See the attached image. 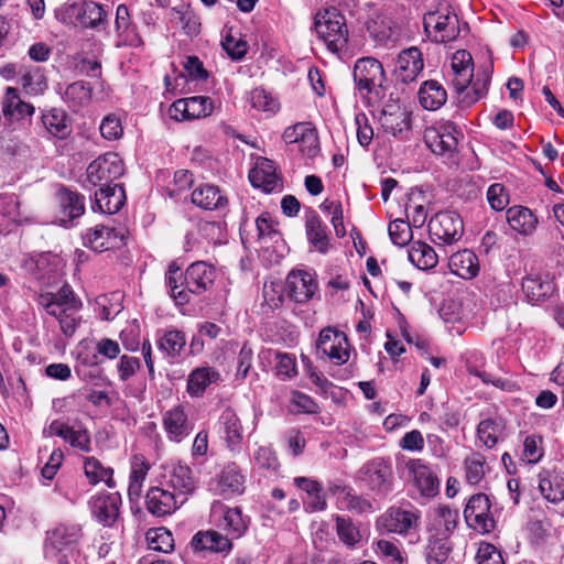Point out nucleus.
Instances as JSON below:
<instances>
[{"instance_id": "1", "label": "nucleus", "mask_w": 564, "mask_h": 564, "mask_svg": "<svg viewBox=\"0 0 564 564\" xmlns=\"http://www.w3.org/2000/svg\"><path fill=\"white\" fill-rule=\"evenodd\" d=\"M215 269L204 261L192 263L185 272L172 262L165 273V285L170 296L176 305H186L193 294H202L207 291L215 280Z\"/></svg>"}, {"instance_id": "2", "label": "nucleus", "mask_w": 564, "mask_h": 564, "mask_svg": "<svg viewBox=\"0 0 564 564\" xmlns=\"http://www.w3.org/2000/svg\"><path fill=\"white\" fill-rule=\"evenodd\" d=\"M37 305L42 307L48 315L58 321L61 332L66 337H72L82 318L78 315L83 303L75 296L72 286L67 283L53 293L45 292L37 296Z\"/></svg>"}, {"instance_id": "3", "label": "nucleus", "mask_w": 564, "mask_h": 564, "mask_svg": "<svg viewBox=\"0 0 564 564\" xmlns=\"http://www.w3.org/2000/svg\"><path fill=\"white\" fill-rule=\"evenodd\" d=\"M314 29L328 51L338 54L346 48L348 30L345 18L335 8L315 15Z\"/></svg>"}, {"instance_id": "4", "label": "nucleus", "mask_w": 564, "mask_h": 564, "mask_svg": "<svg viewBox=\"0 0 564 564\" xmlns=\"http://www.w3.org/2000/svg\"><path fill=\"white\" fill-rule=\"evenodd\" d=\"M357 479L375 498L383 499L393 490V470L389 460L378 457L364 464Z\"/></svg>"}, {"instance_id": "5", "label": "nucleus", "mask_w": 564, "mask_h": 564, "mask_svg": "<svg viewBox=\"0 0 564 564\" xmlns=\"http://www.w3.org/2000/svg\"><path fill=\"white\" fill-rule=\"evenodd\" d=\"M423 25L425 32L436 43L453 41L459 34L458 18L447 4L426 13Z\"/></svg>"}, {"instance_id": "6", "label": "nucleus", "mask_w": 564, "mask_h": 564, "mask_svg": "<svg viewBox=\"0 0 564 564\" xmlns=\"http://www.w3.org/2000/svg\"><path fill=\"white\" fill-rule=\"evenodd\" d=\"M210 517L215 527L225 532L230 541L240 539L249 527V518L243 516L239 507H229L219 501L213 503Z\"/></svg>"}, {"instance_id": "7", "label": "nucleus", "mask_w": 564, "mask_h": 564, "mask_svg": "<svg viewBox=\"0 0 564 564\" xmlns=\"http://www.w3.org/2000/svg\"><path fill=\"white\" fill-rule=\"evenodd\" d=\"M124 172L123 161L119 154L108 152L89 163L86 170V182L94 187H100L119 178Z\"/></svg>"}, {"instance_id": "8", "label": "nucleus", "mask_w": 564, "mask_h": 564, "mask_svg": "<svg viewBox=\"0 0 564 564\" xmlns=\"http://www.w3.org/2000/svg\"><path fill=\"white\" fill-rule=\"evenodd\" d=\"M464 138L462 129L452 121L436 127H429L424 131V142L435 154H453Z\"/></svg>"}, {"instance_id": "9", "label": "nucleus", "mask_w": 564, "mask_h": 564, "mask_svg": "<svg viewBox=\"0 0 564 564\" xmlns=\"http://www.w3.org/2000/svg\"><path fill=\"white\" fill-rule=\"evenodd\" d=\"M429 232L434 243L452 245L463 236V219L455 212L437 213L429 221Z\"/></svg>"}, {"instance_id": "10", "label": "nucleus", "mask_w": 564, "mask_h": 564, "mask_svg": "<svg viewBox=\"0 0 564 564\" xmlns=\"http://www.w3.org/2000/svg\"><path fill=\"white\" fill-rule=\"evenodd\" d=\"M490 501L485 494L473 495L464 510V518L467 525L482 534L490 533L496 522L490 512Z\"/></svg>"}, {"instance_id": "11", "label": "nucleus", "mask_w": 564, "mask_h": 564, "mask_svg": "<svg viewBox=\"0 0 564 564\" xmlns=\"http://www.w3.org/2000/svg\"><path fill=\"white\" fill-rule=\"evenodd\" d=\"M354 80L360 91L376 93L382 88L386 80L384 70L379 61L373 57H364L356 62L354 67Z\"/></svg>"}, {"instance_id": "12", "label": "nucleus", "mask_w": 564, "mask_h": 564, "mask_svg": "<svg viewBox=\"0 0 564 564\" xmlns=\"http://www.w3.org/2000/svg\"><path fill=\"white\" fill-rule=\"evenodd\" d=\"M521 288L527 302L534 305L552 296L555 283L549 272L531 271L523 276Z\"/></svg>"}, {"instance_id": "13", "label": "nucleus", "mask_w": 564, "mask_h": 564, "mask_svg": "<svg viewBox=\"0 0 564 564\" xmlns=\"http://www.w3.org/2000/svg\"><path fill=\"white\" fill-rule=\"evenodd\" d=\"M191 547L195 553L226 556L232 551L234 543L228 535L216 528L196 532L191 540Z\"/></svg>"}, {"instance_id": "14", "label": "nucleus", "mask_w": 564, "mask_h": 564, "mask_svg": "<svg viewBox=\"0 0 564 564\" xmlns=\"http://www.w3.org/2000/svg\"><path fill=\"white\" fill-rule=\"evenodd\" d=\"M84 245L97 252L119 249L126 245V230L97 225L87 230Z\"/></svg>"}, {"instance_id": "15", "label": "nucleus", "mask_w": 564, "mask_h": 564, "mask_svg": "<svg viewBox=\"0 0 564 564\" xmlns=\"http://www.w3.org/2000/svg\"><path fill=\"white\" fill-rule=\"evenodd\" d=\"M282 138L288 144L300 143V150L307 158L316 156L319 151L317 132L310 122H297L288 127Z\"/></svg>"}, {"instance_id": "16", "label": "nucleus", "mask_w": 564, "mask_h": 564, "mask_svg": "<svg viewBox=\"0 0 564 564\" xmlns=\"http://www.w3.org/2000/svg\"><path fill=\"white\" fill-rule=\"evenodd\" d=\"M186 498L181 499L169 487H152L145 496L147 509L156 517H164L174 512L185 502Z\"/></svg>"}, {"instance_id": "17", "label": "nucleus", "mask_w": 564, "mask_h": 564, "mask_svg": "<svg viewBox=\"0 0 564 564\" xmlns=\"http://www.w3.org/2000/svg\"><path fill=\"white\" fill-rule=\"evenodd\" d=\"M423 67L421 51L416 46H411L399 53L393 73L397 80L408 84L416 79Z\"/></svg>"}, {"instance_id": "18", "label": "nucleus", "mask_w": 564, "mask_h": 564, "mask_svg": "<svg viewBox=\"0 0 564 564\" xmlns=\"http://www.w3.org/2000/svg\"><path fill=\"white\" fill-rule=\"evenodd\" d=\"M43 435L45 437L56 435L62 437L72 447L86 453L91 451V441L88 431L86 429L75 430L61 420H53L50 425L44 429Z\"/></svg>"}, {"instance_id": "19", "label": "nucleus", "mask_w": 564, "mask_h": 564, "mask_svg": "<svg viewBox=\"0 0 564 564\" xmlns=\"http://www.w3.org/2000/svg\"><path fill=\"white\" fill-rule=\"evenodd\" d=\"M419 518V513L412 508L390 507L381 517V524L388 532L408 534L417 527Z\"/></svg>"}, {"instance_id": "20", "label": "nucleus", "mask_w": 564, "mask_h": 564, "mask_svg": "<svg viewBox=\"0 0 564 564\" xmlns=\"http://www.w3.org/2000/svg\"><path fill=\"white\" fill-rule=\"evenodd\" d=\"M317 283L306 271H292L286 278V292L296 303H307L316 293Z\"/></svg>"}, {"instance_id": "21", "label": "nucleus", "mask_w": 564, "mask_h": 564, "mask_svg": "<svg viewBox=\"0 0 564 564\" xmlns=\"http://www.w3.org/2000/svg\"><path fill=\"white\" fill-rule=\"evenodd\" d=\"M126 193L120 184H109L100 186L94 195L93 210H99L102 214H116L124 205Z\"/></svg>"}, {"instance_id": "22", "label": "nucleus", "mask_w": 564, "mask_h": 564, "mask_svg": "<svg viewBox=\"0 0 564 564\" xmlns=\"http://www.w3.org/2000/svg\"><path fill=\"white\" fill-rule=\"evenodd\" d=\"M249 180L252 186L262 188L265 193L279 191L282 187L276 167L273 161L269 159H260L257 162L249 173Z\"/></svg>"}, {"instance_id": "23", "label": "nucleus", "mask_w": 564, "mask_h": 564, "mask_svg": "<svg viewBox=\"0 0 564 564\" xmlns=\"http://www.w3.org/2000/svg\"><path fill=\"white\" fill-rule=\"evenodd\" d=\"M379 120L383 130L393 137H403L411 128L410 112L399 105H387Z\"/></svg>"}, {"instance_id": "24", "label": "nucleus", "mask_w": 564, "mask_h": 564, "mask_svg": "<svg viewBox=\"0 0 564 564\" xmlns=\"http://www.w3.org/2000/svg\"><path fill=\"white\" fill-rule=\"evenodd\" d=\"M409 469L421 496L432 498L440 492V480L429 466L420 459H413L409 463Z\"/></svg>"}, {"instance_id": "25", "label": "nucleus", "mask_w": 564, "mask_h": 564, "mask_svg": "<svg viewBox=\"0 0 564 564\" xmlns=\"http://www.w3.org/2000/svg\"><path fill=\"white\" fill-rule=\"evenodd\" d=\"M192 203L206 210L224 212L227 209L228 198L218 186L203 184L192 192Z\"/></svg>"}, {"instance_id": "26", "label": "nucleus", "mask_w": 564, "mask_h": 564, "mask_svg": "<svg viewBox=\"0 0 564 564\" xmlns=\"http://www.w3.org/2000/svg\"><path fill=\"white\" fill-rule=\"evenodd\" d=\"M165 477V486L173 489L181 499L186 498L196 487L195 477L187 465H173Z\"/></svg>"}, {"instance_id": "27", "label": "nucleus", "mask_w": 564, "mask_h": 564, "mask_svg": "<svg viewBox=\"0 0 564 564\" xmlns=\"http://www.w3.org/2000/svg\"><path fill=\"white\" fill-rule=\"evenodd\" d=\"M121 499L118 494H105L91 498L89 505L93 514L105 525H111L119 514Z\"/></svg>"}, {"instance_id": "28", "label": "nucleus", "mask_w": 564, "mask_h": 564, "mask_svg": "<svg viewBox=\"0 0 564 564\" xmlns=\"http://www.w3.org/2000/svg\"><path fill=\"white\" fill-rule=\"evenodd\" d=\"M56 198L63 224L69 223L84 214L85 197L79 193L62 186L56 193Z\"/></svg>"}, {"instance_id": "29", "label": "nucleus", "mask_w": 564, "mask_h": 564, "mask_svg": "<svg viewBox=\"0 0 564 564\" xmlns=\"http://www.w3.org/2000/svg\"><path fill=\"white\" fill-rule=\"evenodd\" d=\"M163 426L171 441L181 442L193 431L187 415L182 406H176L164 414Z\"/></svg>"}, {"instance_id": "30", "label": "nucleus", "mask_w": 564, "mask_h": 564, "mask_svg": "<svg viewBox=\"0 0 564 564\" xmlns=\"http://www.w3.org/2000/svg\"><path fill=\"white\" fill-rule=\"evenodd\" d=\"M219 380L220 373L214 367H197L188 375L186 391L192 398H199L210 384Z\"/></svg>"}, {"instance_id": "31", "label": "nucleus", "mask_w": 564, "mask_h": 564, "mask_svg": "<svg viewBox=\"0 0 564 564\" xmlns=\"http://www.w3.org/2000/svg\"><path fill=\"white\" fill-rule=\"evenodd\" d=\"M305 232L308 242L315 250L323 254L328 252L329 237L327 234V226L314 210H312L306 217Z\"/></svg>"}, {"instance_id": "32", "label": "nucleus", "mask_w": 564, "mask_h": 564, "mask_svg": "<svg viewBox=\"0 0 564 564\" xmlns=\"http://www.w3.org/2000/svg\"><path fill=\"white\" fill-rule=\"evenodd\" d=\"M3 116L10 121H19L26 116H32L34 106L23 101L17 88L8 87L6 89L4 99L2 102Z\"/></svg>"}, {"instance_id": "33", "label": "nucleus", "mask_w": 564, "mask_h": 564, "mask_svg": "<svg viewBox=\"0 0 564 564\" xmlns=\"http://www.w3.org/2000/svg\"><path fill=\"white\" fill-rule=\"evenodd\" d=\"M420 105L426 110H437L447 100L445 88L434 79L424 82L417 93Z\"/></svg>"}, {"instance_id": "34", "label": "nucleus", "mask_w": 564, "mask_h": 564, "mask_svg": "<svg viewBox=\"0 0 564 564\" xmlns=\"http://www.w3.org/2000/svg\"><path fill=\"white\" fill-rule=\"evenodd\" d=\"M507 221L510 228L521 235H531L538 225V218L523 206H512L507 210Z\"/></svg>"}, {"instance_id": "35", "label": "nucleus", "mask_w": 564, "mask_h": 564, "mask_svg": "<svg viewBox=\"0 0 564 564\" xmlns=\"http://www.w3.org/2000/svg\"><path fill=\"white\" fill-rule=\"evenodd\" d=\"M223 437L230 449H236L242 442V426L236 412L227 408L219 417Z\"/></svg>"}, {"instance_id": "36", "label": "nucleus", "mask_w": 564, "mask_h": 564, "mask_svg": "<svg viewBox=\"0 0 564 564\" xmlns=\"http://www.w3.org/2000/svg\"><path fill=\"white\" fill-rule=\"evenodd\" d=\"M448 265L454 274L464 279H471L476 276L479 271L476 254L467 249L452 254Z\"/></svg>"}, {"instance_id": "37", "label": "nucleus", "mask_w": 564, "mask_h": 564, "mask_svg": "<svg viewBox=\"0 0 564 564\" xmlns=\"http://www.w3.org/2000/svg\"><path fill=\"white\" fill-rule=\"evenodd\" d=\"M150 464L143 455L137 454L131 459V473L129 477L128 495L130 500H137L142 492Z\"/></svg>"}, {"instance_id": "38", "label": "nucleus", "mask_w": 564, "mask_h": 564, "mask_svg": "<svg viewBox=\"0 0 564 564\" xmlns=\"http://www.w3.org/2000/svg\"><path fill=\"white\" fill-rule=\"evenodd\" d=\"M84 474L88 482L93 486L105 482L109 488L115 487L113 469L106 467L94 456L84 457Z\"/></svg>"}, {"instance_id": "39", "label": "nucleus", "mask_w": 564, "mask_h": 564, "mask_svg": "<svg viewBox=\"0 0 564 564\" xmlns=\"http://www.w3.org/2000/svg\"><path fill=\"white\" fill-rule=\"evenodd\" d=\"M115 29L119 37L130 45H140L142 40L135 33L131 23L129 9L126 4H119L116 10Z\"/></svg>"}, {"instance_id": "40", "label": "nucleus", "mask_w": 564, "mask_h": 564, "mask_svg": "<svg viewBox=\"0 0 564 564\" xmlns=\"http://www.w3.org/2000/svg\"><path fill=\"white\" fill-rule=\"evenodd\" d=\"M42 122L50 134L58 139H66L72 128L67 122V115L61 109L53 108L43 113Z\"/></svg>"}, {"instance_id": "41", "label": "nucleus", "mask_w": 564, "mask_h": 564, "mask_svg": "<svg viewBox=\"0 0 564 564\" xmlns=\"http://www.w3.org/2000/svg\"><path fill=\"white\" fill-rule=\"evenodd\" d=\"M539 490L542 496L552 503H558L564 499V479L549 471L539 475Z\"/></svg>"}, {"instance_id": "42", "label": "nucleus", "mask_w": 564, "mask_h": 564, "mask_svg": "<svg viewBox=\"0 0 564 564\" xmlns=\"http://www.w3.org/2000/svg\"><path fill=\"white\" fill-rule=\"evenodd\" d=\"M409 260L421 270L434 268L438 262L435 250L423 241H414L409 250Z\"/></svg>"}, {"instance_id": "43", "label": "nucleus", "mask_w": 564, "mask_h": 564, "mask_svg": "<svg viewBox=\"0 0 564 564\" xmlns=\"http://www.w3.org/2000/svg\"><path fill=\"white\" fill-rule=\"evenodd\" d=\"M91 90L89 83L84 80L74 82L66 87L63 98L72 109L77 110L89 104Z\"/></svg>"}, {"instance_id": "44", "label": "nucleus", "mask_w": 564, "mask_h": 564, "mask_svg": "<svg viewBox=\"0 0 564 564\" xmlns=\"http://www.w3.org/2000/svg\"><path fill=\"white\" fill-rule=\"evenodd\" d=\"M186 344L185 335L177 329L166 330L159 339L158 347L167 357L176 358Z\"/></svg>"}, {"instance_id": "45", "label": "nucleus", "mask_w": 564, "mask_h": 564, "mask_svg": "<svg viewBox=\"0 0 564 564\" xmlns=\"http://www.w3.org/2000/svg\"><path fill=\"white\" fill-rule=\"evenodd\" d=\"M452 551L449 541L446 538L433 536L425 547L427 564H443Z\"/></svg>"}, {"instance_id": "46", "label": "nucleus", "mask_w": 564, "mask_h": 564, "mask_svg": "<svg viewBox=\"0 0 564 564\" xmlns=\"http://www.w3.org/2000/svg\"><path fill=\"white\" fill-rule=\"evenodd\" d=\"M147 542L150 550L170 553L174 550L172 532L166 528H153L147 532Z\"/></svg>"}, {"instance_id": "47", "label": "nucleus", "mask_w": 564, "mask_h": 564, "mask_svg": "<svg viewBox=\"0 0 564 564\" xmlns=\"http://www.w3.org/2000/svg\"><path fill=\"white\" fill-rule=\"evenodd\" d=\"M21 85L30 95H40L47 88V82L40 67L24 68L21 72Z\"/></svg>"}, {"instance_id": "48", "label": "nucleus", "mask_w": 564, "mask_h": 564, "mask_svg": "<svg viewBox=\"0 0 564 564\" xmlns=\"http://www.w3.org/2000/svg\"><path fill=\"white\" fill-rule=\"evenodd\" d=\"M338 506L340 509L348 510L358 514L373 512L372 502L361 495H357L352 491H346V494L338 498Z\"/></svg>"}, {"instance_id": "49", "label": "nucleus", "mask_w": 564, "mask_h": 564, "mask_svg": "<svg viewBox=\"0 0 564 564\" xmlns=\"http://www.w3.org/2000/svg\"><path fill=\"white\" fill-rule=\"evenodd\" d=\"M243 477L235 466H227L220 474L219 487L224 494L240 495L245 490Z\"/></svg>"}, {"instance_id": "50", "label": "nucleus", "mask_w": 564, "mask_h": 564, "mask_svg": "<svg viewBox=\"0 0 564 564\" xmlns=\"http://www.w3.org/2000/svg\"><path fill=\"white\" fill-rule=\"evenodd\" d=\"M80 25L85 28L98 29L106 23V11L94 1L83 2Z\"/></svg>"}, {"instance_id": "51", "label": "nucleus", "mask_w": 564, "mask_h": 564, "mask_svg": "<svg viewBox=\"0 0 564 564\" xmlns=\"http://www.w3.org/2000/svg\"><path fill=\"white\" fill-rule=\"evenodd\" d=\"M502 425L499 421L494 419H486L479 422L477 427V435L479 441L487 447L492 448L497 442Z\"/></svg>"}, {"instance_id": "52", "label": "nucleus", "mask_w": 564, "mask_h": 564, "mask_svg": "<svg viewBox=\"0 0 564 564\" xmlns=\"http://www.w3.org/2000/svg\"><path fill=\"white\" fill-rule=\"evenodd\" d=\"M485 457L479 453H473L464 460L466 479L470 485H477L485 476Z\"/></svg>"}, {"instance_id": "53", "label": "nucleus", "mask_w": 564, "mask_h": 564, "mask_svg": "<svg viewBox=\"0 0 564 564\" xmlns=\"http://www.w3.org/2000/svg\"><path fill=\"white\" fill-rule=\"evenodd\" d=\"M185 99V106L188 108L189 119L205 118L212 115L214 110L213 101L207 96H193Z\"/></svg>"}, {"instance_id": "54", "label": "nucleus", "mask_w": 564, "mask_h": 564, "mask_svg": "<svg viewBox=\"0 0 564 564\" xmlns=\"http://www.w3.org/2000/svg\"><path fill=\"white\" fill-rule=\"evenodd\" d=\"M467 371L469 372V375L471 376H475L479 379H481V381L486 384H492L494 387L500 389V390H503V391H513L517 389V384L509 380V379H506V378H501L499 376H496L491 372H487L485 370H480L478 369L477 367L475 366H470L468 365L467 366Z\"/></svg>"}, {"instance_id": "55", "label": "nucleus", "mask_w": 564, "mask_h": 564, "mask_svg": "<svg viewBox=\"0 0 564 564\" xmlns=\"http://www.w3.org/2000/svg\"><path fill=\"white\" fill-rule=\"evenodd\" d=\"M79 529L76 525L59 524L52 531L47 532V539L54 547L74 542L78 536Z\"/></svg>"}, {"instance_id": "56", "label": "nucleus", "mask_w": 564, "mask_h": 564, "mask_svg": "<svg viewBox=\"0 0 564 564\" xmlns=\"http://www.w3.org/2000/svg\"><path fill=\"white\" fill-rule=\"evenodd\" d=\"M275 375L280 380H289L297 375L296 359L288 352H275Z\"/></svg>"}, {"instance_id": "57", "label": "nucleus", "mask_w": 564, "mask_h": 564, "mask_svg": "<svg viewBox=\"0 0 564 564\" xmlns=\"http://www.w3.org/2000/svg\"><path fill=\"white\" fill-rule=\"evenodd\" d=\"M340 343L346 344V334L333 327H326L319 333L316 341V348L323 354L332 351L333 345L339 346Z\"/></svg>"}, {"instance_id": "58", "label": "nucleus", "mask_w": 564, "mask_h": 564, "mask_svg": "<svg viewBox=\"0 0 564 564\" xmlns=\"http://www.w3.org/2000/svg\"><path fill=\"white\" fill-rule=\"evenodd\" d=\"M391 241L399 247L408 245L412 239L411 225L403 219H395L388 227Z\"/></svg>"}, {"instance_id": "59", "label": "nucleus", "mask_w": 564, "mask_h": 564, "mask_svg": "<svg viewBox=\"0 0 564 564\" xmlns=\"http://www.w3.org/2000/svg\"><path fill=\"white\" fill-rule=\"evenodd\" d=\"M250 102L254 109L275 112L279 109V102L263 88H254L250 93Z\"/></svg>"}, {"instance_id": "60", "label": "nucleus", "mask_w": 564, "mask_h": 564, "mask_svg": "<svg viewBox=\"0 0 564 564\" xmlns=\"http://www.w3.org/2000/svg\"><path fill=\"white\" fill-rule=\"evenodd\" d=\"M82 12L83 3L66 2L55 11V15L64 24L77 25L80 24Z\"/></svg>"}, {"instance_id": "61", "label": "nucleus", "mask_w": 564, "mask_h": 564, "mask_svg": "<svg viewBox=\"0 0 564 564\" xmlns=\"http://www.w3.org/2000/svg\"><path fill=\"white\" fill-rule=\"evenodd\" d=\"M336 529L339 539L347 545H354L359 541V531L349 519L337 517Z\"/></svg>"}, {"instance_id": "62", "label": "nucleus", "mask_w": 564, "mask_h": 564, "mask_svg": "<svg viewBox=\"0 0 564 564\" xmlns=\"http://www.w3.org/2000/svg\"><path fill=\"white\" fill-rule=\"evenodd\" d=\"M542 438L540 436L530 435L524 438L522 458L529 464L538 463L543 456L541 448Z\"/></svg>"}, {"instance_id": "63", "label": "nucleus", "mask_w": 564, "mask_h": 564, "mask_svg": "<svg viewBox=\"0 0 564 564\" xmlns=\"http://www.w3.org/2000/svg\"><path fill=\"white\" fill-rule=\"evenodd\" d=\"M476 560L478 564H505L500 551L494 544L487 542L479 544Z\"/></svg>"}, {"instance_id": "64", "label": "nucleus", "mask_w": 564, "mask_h": 564, "mask_svg": "<svg viewBox=\"0 0 564 564\" xmlns=\"http://www.w3.org/2000/svg\"><path fill=\"white\" fill-rule=\"evenodd\" d=\"M221 46L224 51L230 56L234 61H240L245 57L248 48V44L246 41L241 39H236L232 35H227L221 41Z\"/></svg>"}]
</instances>
